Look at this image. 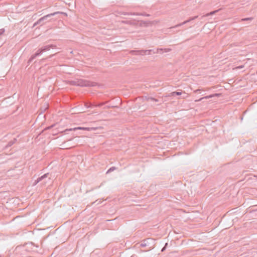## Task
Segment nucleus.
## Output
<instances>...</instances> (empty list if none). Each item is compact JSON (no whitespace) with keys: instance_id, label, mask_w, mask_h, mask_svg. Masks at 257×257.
Listing matches in <instances>:
<instances>
[{"instance_id":"f257e3e1","label":"nucleus","mask_w":257,"mask_h":257,"mask_svg":"<svg viewBox=\"0 0 257 257\" xmlns=\"http://www.w3.org/2000/svg\"><path fill=\"white\" fill-rule=\"evenodd\" d=\"M69 83L71 85L80 87H94L98 85L96 82L82 79H76L71 80L69 81Z\"/></svg>"},{"instance_id":"f03ea898","label":"nucleus","mask_w":257,"mask_h":257,"mask_svg":"<svg viewBox=\"0 0 257 257\" xmlns=\"http://www.w3.org/2000/svg\"><path fill=\"white\" fill-rule=\"evenodd\" d=\"M59 14H63L65 13H63V12H56L53 13H51L50 14H48V15L44 16V17L41 18L40 19H39L36 22H35L34 24L33 27H35L38 24H41V25H43V24H44V21H49V20H48V19L49 18H50L52 16H55Z\"/></svg>"},{"instance_id":"7ed1b4c3","label":"nucleus","mask_w":257,"mask_h":257,"mask_svg":"<svg viewBox=\"0 0 257 257\" xmlns=\"http://www.w3.org/2000/svg\"><path fill=\"white\" fill-rule=\"evenodd\" d=\"M35 245L32 242L27 243L24 245V250L28 252H31L34 251V247ZM36 247H38V245H36Z\"/></svg>"},{"instance_id":"20e7f679","label":"nucleus","mask_w":257,"mask_h":257,"mask_svg":"<svg viewBox=\"0 0 257 257\" xmlns=\"http://www.w3.org/2000/svg\"><path fill=\"white\" fill-rule=\"evenodd\" d=\"M152 50H132L130 53L132 55H144L147 54V52L150 53L151 52ZM150 54V53H148Z\"/></svg>"},{"instance_id":"39448f33","label":"nucleus","mask_w":257,"mask_h":257,"mask_svg":"<svg viewBox=\"0 0 257 257\" xmlns=\"http://www.w3.org/2000/svg\"><path fill=\"white\" fill-rule=\"evenodd\" d=\"M198 17V16H196L190 18L188 20H187L186 21H185L183 23L178 24L175 25V26L170 27V29H173V28H178V27H179L180 26H182V25H183L184 24H186L191 22V21H193V20L197 19Z\"/></svg>"},{"instance_id":"423d86ee","label":"nucleus","mask_w":257,"mask_h":257,"mask_svg":"<svg viewBox=\"0 0 257 257\" xmlns=\"http://www.w3.org/2000/svg\"><path fill=\"white\" fill-rule=\"evenodd\" d=\"M43 53L41 48L39 49L35 53V54L32 55L30 58L29 62L32 61L33 59H34L36 57L40 56L41 54Z\"/></svg>"},{"instance_id":"0eeeda50","label":"nucleus","mask_w":257,"mask_h":257,"mask_svg":"<svg viewBox=\"0 0 257 257\" xmlns=\"http://www.w3.org/2000/svg\"><path fill=\"white\" fill-rule=\"evenodd\" d=\"M220 95H221V93H215V94H211V95H207V96H204L203 97H202V98H200L199 100H196V101H199L204 99H208L210 98L213 97L214 96H219Z\"/></svg>"},{"instance_id":"6e6552de","label":"nucleus","mask_w":257,"mask_h":257,"mask_svg":"<svg viewBox=\"0 0 257 257\" xmlns=\"http://www.w3.org/2000/svg\"><path fill=\"white\" fill-rule=\"evenodd\" d=\"M124 15H134V16H146V17H149L150 16V15L149 14H146L145 13H126L124 14Z\"/></svg>"},{"instance_id":"1a4fd4ad","label":"nucleus","mask_w":257,"mask_h":257,"mask_svg":"<svg viewBox=\"0 0 257 257\" xmlns=\"http://www.w3.org/2000/svg\"><path fill=\"white\" fill-rule=\"evenodd\" d=\"M104 104L103 103H99L98 104H96V105H93V104L91 103H85V106L87 108H91L93 106H94V107H100L101 106H102Z\"/></svg>"},{"instance_id":"9d476101","label":"nucleus","mask_w":257,"mask_h":257,"mask_svg":"<svg viewBox=\"0 0 257 257\" xmlns=\"http://www.w3.org/2000/svg\"><path fill=\"white\" fill-rule=\"evenodd\" d=\"M54 47H55V46H54L53 45H48L42 47L41 49L43 52H45L49 50L51 48H53Z\"/></svg>"},{"instance_id":"9b49d317","label":"nucleus","mask_w":257,"mask_h":257,"mask_svg":"<svg viewBox=\"0 0 257 257\" xmlns=\"http://www.w3.org/2000/svg\"><path fill=\"white\" fill-rule=\"evenodd\" d=\"M48 175V173H46V174H45L44 175H42L41 177H39L37 180L35 181V182L34 183V185H36V184H37L38 182H39L40 181H41L42 180H43V179L47 177V176Z\"/></svg>"},{"instance_id":"f8f14e48","label":"nucleus","mask_w":257,"mask_h":257,"mask_svg":"<svg viewBox=\"0 0 257 257\" xmlns=\"http://www.w3.org/2000/svg\"><path fill=\"white\" fill-rule=\"evenodd\" d=\"M123 23L126 24L131 25H137V22L135 21H123Z\"/></svg>"},{"instance_id":"ddd939ff","label":"nucleus","mask_w":257,"mask_h":257,"mask_svg":"<svg viewBox=\"0 0 257 257\" xmlns=\"http://www.w3.org/2000/svg\"><path fill=\"white\" fill-rule=\"evenodd\" d=\"M219 10H220L219 9V10H217L212 11L210 13H207L206 15H203V16H202L201 18H202L203 17H208L209 16L213 15L215 14V13H216L217 12H218Z\"/></svg>"},{"instance_id":"4468645a","label":"nucleus","mask_w":257,"mask_h":257,"mask_svg":"<svg viewBox=\"0 0 257 257\" xmlns=\"http://www.w3.org/2000/svg\"><path fill=\"white\" fill-rule=\"evenodd\" d=\"M146 100H147L148 101H154V102H160V101H159V99H156V98H155L152 97H146Z\"/></svg>"},{"instance_id":"2eb2a0df","label":"nucleus","mask_w":257,"mask_h":257,"mask_svg":"<svg viewBox=\"0 0 257 257\" xmlns=\"http://www.w3.org/2000/svg\"><path fill=\"white\" fill-rule=\"evenodd\" d=\"M17 141V139H14L13 140L10 141L8 144L7 145V146H6V148H9L11 146H12L13 144H14Z\"/></svg>"},{"instance_id":"dca6fc26","label":"nucleus","mask_w":257,"mask_h":257,"mask_svg":"<svg viewBox=\"0 0 257 257\" xmlns=\"http://www.w3.org/2000/svg\"><path fill=\"white\" fill-rule=\"evenodd\" d=\"M86 128L81 127H75V128H73L66 129L65 131V132H66L67 131H76V130H86Z\"/></svg>"},{"instance_id":"f3484780","label":"nucleus","mask_w":257,"mask_h":257,"mask_svg":"<svg viewBox=\"0 0 257 257\" xmlns=\"http://www.w3.org/2000/svg\"><path fill=\"white\" fill-rule=\"evenodd\" d=\"M182 94L181 92L174 91L171 93V96L180 95Z\"/></svg>"},{"instance_id":"a211bd4d","label":"nucleus","mask_w":257,"mask_h":257,"mask_svg":"<svg viewBox=\"0 0 257 257\" xmlns=\"http://www.w3.org/2000/svg\"><path fill=\"white\" fill-rule=\"evenodd\" d=\"M164 50V49H157V52L158 53H159L160 52H163V51ZM171 51V49H164V51L165 52H169Z\"/></svg>"},{"instance_id":"6ab92c4d","label":"nucleus","mask_w":257,"mask_h":257,"mask_svg":"<svg viewBox=\"0 0 257 257\" xmlns=\"http://www.w3.org/2000/svg\"><path fill=\"white\" fill-rule=\"evenodd\" d=\"M149 240V239H147L146 240H144L143 242L141 243V244H140V246L141 247H145L147 246V243L146 242H148V240Z\"/></svg>"},{"instance_id":"aec40b11","label":"nucleus","mask_w":257,"mask_h":257,"mask_svg":"<svg viewBox=\"0 0 257 257\" xmlns=\"http://www.w3.org/2000/svg\"><path fill=\"white\" fill-rule=\"evenodd\" d=\"M116 169V167H110L108 170L106 172V174H108L112 171H113L114 170H115Z\"/></svg>"},{"instance_id":"412c9836","label":"nucleus","mask_w":257,"mask_h":257,"mask_svg":"<svg viewBox=\"0 0 257 257\" xmlns=\"http://www.w3.org/2000/svg\"><path fill=\"white\" fill-rule=\"evenodd\" d=\"M148 24V23L147 22H145V21H141V23H140V26H146L147 25V24Z\"/></svg>"},{"instance_id":"4be33fe9","label":"nucleus","mask_w":257,"mask_h":257,"mask_svg":"<svg viewBox=\"0 0 257 257\" xmlns=\"http://www.w3.org/2000/svg\"><path fill=\"white\" fill-rule=\"evenodd\" d=\"M252 19H253V18H251V17H250V18H246L242 19L241 21H251Z\"/></svg>"},{"instance_id":"5701e85b","label":"nucleus","mask_w":257,"mask_h":257,"mask_svg":"<svg viewBox=\"0 0 257 257\" xmlns=\"http://www.w3.org/2000/svg\"><path fill=\"white\" fill-rule=\"evenodd\" d=\"M5 32V29H0V36L2 35Z\"/></svg>"},{"instance_id":"b1692460","label":"nucleus","mask_w":257,"mask_h":257,"mask_svg":"<svg viewBox=\"0 0 257 257\" xmlns=\"http://www.w3.org/2000/svg\"><path fill=\"white\" fill-rule=\"evenodd\" d=\"M168 245V243H166L165 246L162 249L161 251H164L166 249V246Z\"/></svg>"},{"instance_id":"393cba45","label":"nucleus","mask_w":257,"mask_h":257,"mask_svg":"<svg viewBox=\"0 0 257 257\" xmlns=\"http://www.w3.org/2000/svg\"><path fill=\"white\" fill-rule=\"evenodd\" d=\"M53 126H54V125H51V126H50L47 127V128H46L45 129H46V130H49V129L51 128L52 127H53Z\"/></svg>"},{"instance_id":"a878e982","label":"nucleus","mask_w":257,"mask_h":257,"mask_svg":"<svg viewBox=\"0 0 257 257\" xmlns=\"http://www.w3.org/2000/svg\"><path fill=\"white\" fill-rule=\"evenodd\" d=\"M243 67H244L243 65H241V66L236 67V69H241V68H242Z\"/></svg>"},{"instance_id":"bb28decb","label":"nucleus","mask_w":257,"mask_h":257,"mask_svg":"<svg viewBox=\"0 0 257 257\" xmlns=\"http://www.w3.org/2000/svg\"><path fill=\"white\" fill-rule=\"evenodd\" d=\"M131 257H134V256H132Z\"/></svg>"},{"instance_id":"cd10ccee","label":"nucleus","mask_w":257,"mask_h":257,"mask_svg":"<svg viewBox=\"0 0 257 257\" xmlns=\"http://www.w3.org/2000/svg\"><path fill=\"white\" fill-rule=\"evenodd\" d=\"M0 257H1V256H0Z\"/></svg>"}]
</instances>
